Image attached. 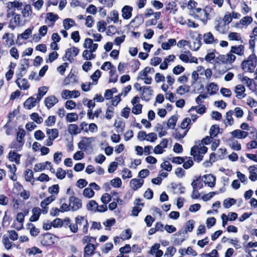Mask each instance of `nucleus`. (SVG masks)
Wrapping results in <instances>:
<instances>
[{
  "instance_id": "nucleus-1",
  "label": "nucleus",
  "mask_w": 257,
  "mask_h": 257,
  "mask_svg": "<svg viewBox=\"0 0 257 257\" xmlns=\"http://www.w3.org/2000/svg\"><path fill=\"white\" fill-rule=\"evenodd\" d=\"M257 65V57L254 55H250L246 60L243 61L241 63L242 69L245 72H253Z\"/></svg>"
},
{
  "instance_id": "nucleus-2",
  "label": "nucleus",
  "mask_w": 257,
  "mask_h": 257,
  "mask_svg": "<svg viewBox=\"0 0 257 257\" xmlns=\"http://www.w3.org/2000/svg\"><path fill=\"white\" fill-rule=\"evenodd\" d=\"M38 239L40 243L45 246L52 245L59 240L58 237L50 233L42 234L39 236Z\"/></svg>"
},
{
  "instance_id": "nucleus-3",
  "label": "nucleus",
  "mask_w": 257,
  "mask_h": 257,
  "mask_svg": "<svg viewBox=\"0 0 257 257\" xmlns=\"http://www.w3.org/2000/svg\"><path fill=\"white\" fill-rule=\"evenodd\" d=\"M211 10V9L209 7L206 8L205 9L197 8L195 9V11H193L192 13L194 18H198L201 21L203 24H206L208 20L210 19L208 11Z\"/></svg>"
},
{
  "instance_id": "nucleus-4",
  "label": "nucleus",
  "mask_w": 257,
  "mask_h": 257,
  "mask_svg": "<svg viewBox=\"0 0 257 257\" xmlns=\"http://www.w3.org/2000/svg\"><path fill=\"white\" fill-rule=\"evenodd\" d=\"M236 59L234 55L228 53L226 55H220L216 57L215 62L216 65L221 64H231Z\"/></svg>"
},
{
  "instance_id": "nucleus-5",
  "label": "nucleus",
  "mask_w": 257,
  "mask_h": 257,
  "mask_svg": "<svg viewBox=\"0 0 257 257\" xmlns=\"http://www.w3.org/2000/svg\"><path fill=\"white\" fill-rule=\"evenodd\" d=\"M79 50L73 46L66 50L65 54L63 59L65 60V58L70 62H72L74 60L73 57H76L79 53Z\"/></svg>"
},
{
  "instance_id": "nucleus-6",
  "label": "nucleus",
  "mask_w": 257,
  "mask_h": 257,
  "mask_svg": "<svg viewBox=\"0 0 257 257\" xmlns=\"http://www.w3.org/2000/svg\"><path fill=\"white\" fill-rule=\"evenodd\" d=\"M24 75V74L18 73L16 74L17 79L16 80V83L18 86L21 90H27L30 87V84L26 79H22V77Z\"/></svg>"
},
{
  "instance_id": "nucleus-7",
  "label": "nucleus",
  "mask_w": 257,
  "mask_h": 257,
  "mask_svg": "<svg viewBox=\"0 0 257 257\" xmlns=\"http://www.w3.org/2000/svg\"><path fill=\"white\" fill-rule=\"evenodd\" d=\"M80 95L79 91L77 90L70 91L69 90H63L61 96L64 99H67L72 98H77Z\"/></svg>"
},
{
  "instance_id": "nucleus-8",
  "label": "nucleus",
  "mask_w": 257,
  "mask_h": 257,
  "mask_svg": "<svg viewBox=\"0 0 257 257\" xmlns=\"http://www.w3.org/2000/svg\"><path fill=\"white\" fill-rule=\"evenodd\" d=\"M83 46L86 50H88L90 52H94L98 48V44L93 43L92 39L86 38L85 39Z\"/></svg>"
},
{
  "instance_id": "nucleus-9",
  "label": "nucleus",
  "mask_w": 257,
  "mask_h": 257,
  "mask_svg": "<svg viewBox=\"0 0 257 257\" xmlns=\"http://www.w3.org/2000/svg\"><path fill=\"white\" fill-rule=\"evenodd\" d=\"M69 206L73 211H76L82 207V203L80 199L74 196L69 198Z\"/></svg>"
},
{
  "instance_id": "nucleus-10",
  "label": "nucleus",
  "mask_w": 257,
  "mask_h": 257,
  "mask_svg": "<svg viewBox=\"0 0 257 257\" xmlns=\"http://www.w3.org/2000/svg\"><path fill=\"white\" fill-rule=\"evenodd\" d=\"M75 222L78 227L79 226L80 227L81 226H83L82 230L83 232L87 233L88 227L87 219H86L84 217L79 216L75 218Z\"/></svg>"
},
{
  "instance_id": "nucleus-11",
  "label": "nucleus",
  "mask_w": 257,
  "mask_h": 257,
  "mask_svg": "<svg viewBox=\"0 0 257 257\" xmlns=\"http://www.w3.org/2000/svg\"><path fill=\"white\" fill-rule=\"evenodd\" d=\"M93 141L94 139L92 137H83L78 144V148L80 150H85L90 146Z\"/></svg>"
},
{
  "instance_id": "nucleus-12",
  "label": "nucleus",
  "mask_w": 257,
  "mask_h": 257,
  "mask_svg": "<svg viewBox=\"0 0 257 257\" xmlns=\"http://www.w3.org/2000/svg\"><path fill=\"white\" fill-rule=\"evenodd\" d=\"M186 53L181 54L179 56V58L185 63H197V59L196 57H192L189 51L185 52Z\"/></svg>"
},
{
  "instance_id": "nucleus-13",
  "label": "nucleus",
  "mask_w": 257,
  "mask_h": 257,
  "mask_svg": "<svg viewBox=\"0 0 257 257\" xmlns=\"http://www.w3.org/2000/svg\"><path fill=\"white\" fill-rule=\"evenodd\" d=\"M140 90L142 91V97L146 101L151 99L153 90L150 86H143L140 87Z\"/></svg>"
},
{
  "instance_id": "nucleus-14",
  "label": "nucleus",
  "mask_w": 257,
  "mask_h": 257,
  "mask_svg": "<svg viewBox=\"0 0 257 257\" xmlns=\"http://www.w3.org/2000/svg\"><path fill=\"white\" fill-rule=\"evenodd\" d=\"M203 40L206 44H213L218 43V40L215 39L211 32H207L203 35Z\"/></svg>"
},
{
  "instance_id": "nucleus-15",
  "label": "nucleus",
  "mask_w": 257,
  "mask_h": 257,
  "mask_svg": "<svg viewBox=\"0 0 257 257\" xmlns=\"http://www.w3.org/2000/svg\"><path fill=\"white\" fill-rule=\"evenodd\" d=\"M245 88L242 84H238L235 87L234 92L238 99H242L245 97Z\"/></svg>"
},
{
  "instance_id": "nucleus-16",
  "label": "nucleus",
  "mask_w": 257,
  "mask_h": 257,
  "mask_svg": "<svg viewBox=\"0 0 257 257\" xmlns=\"http://www.w3.org/2000/svg\"><path fill=\"white\" fill-rule=\"evenodd\" d=\"M58 102V99L54 96L51 95L45 98L44 103L48 108L52 107Z\"/></svg>"
},
{
  "instance_id": "nucleus-17",
  "label": "nucleus",
  "mask_w": 257,
  "mask_h": 257,
  "mask_svg": "<svg viewBox=\"0 0 257 257\" xmlns=\"http://www.w3.org/2000/svg\"><path fill=\"white\" fill-rule=\"evenodd\" d=\"M133 8L130 6H124L121 9V16L125 20L130 19L132 17Z\"/></svg>"
},
{
  "instance_id": "nucleus-18",
  "label": "nucleus",
  "mask_w": 257,
  "mask_h": 257,
  "mask_svg": "<svg viewBox=\"0 0 257 257\" xmlns=\"http://www.w3.org/2000/svg\"><path fill=\"white\" fill-rule=\"evenodd\" d=\"M144 182L143 179H133L130 182V186L133 190L136 191L143 186Z\"/></svg>"
},
{
  "instance_id": "nucleus-19",
  "label": "nucleus",
  "mask_w": 257,
  "mask_h": 257,
  "mask_svg": "<svg viewBox=\"0 0 257 257\" xmlns=\"http://www.w3.org/2000/svg\"><path fill=\"white\" fill-rule=\"evenodd\" d=\"M230 134L233 137L238 139H244L248 135L247 132L240 130H235L231 132Z\"/></svg>"
},
{
  "instance_id": "nucleus-20",
  "label": "nucleus",
  "mask_w": 257,
  "mask_h": 257,
  "mask_svg": "<svg viewBox=\"0 0 257 257\" xmlns=\"http://www.w3.org/2000/svg\"><path fill=\"white\" fill-rule=\"evenodd\" d=\"M204 182L210 187H213L215 184V177L212 175L208 174L204 176Z\"/></svg>"
},
{
  "instance_id": "nucleus-21",
  "label": "nucleus",
  "mask_w": 257,
  "mask_h": 257,
  "mask_svg": "<svg viewBox=\"0 0 257 257\" xmlns=\"http://www.w3.org/2000/svg\"><path fill=\"white\" fill-rule=\"evenodd\" d=\"M29 67V59H24L21 60L20 67L19 68V73L26 74V72Z\"/></svg>"
},
{
  "instance_id": "nucleus-22",
  "label": "nucleus",
  "mask_w": 257,
  "mask_h": 257,
  "mask_svg": "<svg viewBox=\"0 0 257 257\" xmlns=\"http://www.w3.org/2000/svg\"><path fill=\"white\" fill-rule=\"evenodd\" d=\"M191 155L194 156V160L197 162H200L202 160L203 155L200 153L197 150V146H194L191 150Z\"/></svg>"
},
{
  "instance_id": "nucleus-23",
  "label": "nucleus",
  "mask_w": 257,
  "mask_h": 257,
  "mask_svg": "<svg viewBox=\"0 0 257 257\" xmlns=\"http://www.w3.org/2000/svg\"><path fill=\"white\" fill-rule=\"evenodd\" d=\"M21 155L14 151H10L9 154V160L12 162H15L17 164L20 163Z\"/></svg>"
},
{
  "instance_id": "nucleus-24",
  "label": "nucleus",
  "mask_w": 257,
  "mask_h": 257,
  "mask_svg": "<svg viewBox=\"0 0 257 257\" xmlns=\"http://www.w3.org/2000/svg\"><path fill=\"white\" fill-rule=\"evenodd\" d=\"M36 99L33 97L28 98L24 102V107L28 109L34 107L36 105Z\"/></svg>"
},
{
  "instance_id": "nucleus-25",
  "label": "nucleus",
  "mask_w": 257,
  "mask_h": 257,
  "mask_svg": "<svg viewBox=\"0 0 257 257\" xmlns=\"http://www.w3.org/2000/svg\"><path fill=\"white\" fill-rule=\"evenodd\" d=\"M68 132L71 135H77L81 132V130L76 124H69L68 126Z\"/></svg>"
},
{
  "instance_id": "nucleus-26",
  "label": "nucleus",
  "mask_w": 257,
  "mask_h": 257,
  "mask_svg": "<svg viewBox=\"0 0 257 257\" xmlns=\"http://www.w3.org/2000/svg\"><path fill=\"white\" fill-rule=\"evenodd\" d=\"M33 215L30 218V221L31 222L36 221L39 218L41 214V209L39 207H35L32 209Z\"/></svg>"
},
{
  "instance_id": "nucleus-27",
  "label": "nucleus",
  "mask_w": 257,
  "mask_h": 257,
  "mask_svg": "<svg viewBox=\"0 0 257 257\" xmlns=\"http://www.w3.org/2000/svg\"><path fill=\"white\" fill-rule=\"evenodd\" d=\"M109 18H108L107 20L108 23H109L110 21H113L114 23H116L118 22L119 15L117 11L113 10L111 11L109 14Z\"/></svg>"
},
{
  "instance_id": "nucleus-28",
  "label": "nucleus",
  "mask_w": 257,
  "mask_h": 257,
  "mask_svg": "<svg viewBox=\"0 0 257 257\" xmlns=\"http://www.w3.org/2000/svg\"><path fill=\"white\" fill-rule=\"evenodd\" d=\"M248 170L249 172V179L252 181H256L257 180V167L250 166Z\"/></svg>"
},
{
  "instance_id": "nucleus-29",
  "label": "nucleus",
  "mask_w": 257,
  "mask_h": 257,
  "mask_svg": "<svg viewBox=\"0 0 257 257\" xmlns=\"http://www.w3.org/2000/svg\"><path fill=\"white\" fill-rule=\"evenodd\" d=\"M207 90L209 94L212 95L216 93L218 90V86L216 84L212 82L207 86Z\"/></svg>"
},
{
  "instance_id": "nucleus-30",
  "label": "nucleus",
  "mask_w": 257,
  "mask_h": 257,
  "mask_svg": "<svg viewBox=\"0 0 257 257\" xmlns=\"http://www.w3.org/2000/svg\"><path fill=\"white\" fill-rule=\"evenodd\" d=\"M58 130L56 128H47L46 131V134L48 136V138L53 140H54L58 137Z\"/></svg>"
},
{
  "instance_id": "nucleus-31",
  "label": "nucleus",
  "mask_w": 257,
  "mask_h": 257,
  "mask_svg": "<svg viewBox=\"0 0 257 257\" xmlns=\"http://www.w3.org/2000/svg\"><path fill=\"white\" fill-rule=\"evenodd\" d=\"M176 44V40L175 39H169L167 42L162 44V48L164 50H169L172 46Z\"/></svg>"
},
{
  "instance_id": "nucleus-32",
  "label": "nucleus",
  "mask_w": 257,
  "mask_h": 257,
  "mask_svg": "<svg viewBox=\"0 0 257 257\" xmlns=\"http://www.w3.org/2000/svg\"><path fill=\"white\" fill-rule=\"evenodd\" d=\"M244 47L242 45L238 46H232L229 53H235L238 55H241L243 54Z\"/></svg>"
},
{
  "instance_id": "nucleus-33",
  "label": "nucleus",
  "mask_w": 257,
  "mask_h": 257,
  "mask_svg": "<svg viewBox=\"0 0 257 257\" xmlns=\"http://www.w3.org/2000/svg\"><path fill=\"white\" fill-rule=\"evenodd\" d=\"M22 14L23 17H30L32 14V10L30 5H26L22 10Z\"/></svg>"
},
{
  "instance_id": "nucleus-34",
  "label": "nucleus",
  "mask_w": 257,
  "mask_h": 257,
  "mask_svg": "<svg viewBox=\"0 0 257 257\" xmlns=\"http://www.w3.org/2000/svg\"><path fill=\"white\" fill-rule=\"evenodd\" d=\"M175 56L173 55H169L167 58H166L163 63L160 65V68L162 70L166 69L168 68V63L170 61H173Z\"/></svg>"
},
{
  "instance_id": "nucleus-35",
  "label": "nucleus",
  "mask_w": 257,
  "mask_h": 257,
  "mask_svg": "<svg viewBox=\"0 0 257 257\" xmlns=\"http://www.w3.org/2000/svg\"><path fill=\"white\" fill-rule=\"evenodd\" d=\"M82 56L84 60H91L96 57V55L94 54L93 52H90L88 50H85L82 53Z\"/></svg>"
},
{
  "instance_id": "nucleus-36",
  "label": "nucleus",
  "mask_w": 257,
  "mask_h": 257,
  "mask_svg": "<svg viewBox=\"0 0 257 257\" xmlns=\"http://www.w3.org/2000/svg\"><path fill=\"white\" fill-rule=\"evenodd\" d=\"M95 249V246L92 243H88L84 247V255L85 254L88 255H92Z\"/></svg>"
},
{
  "instance_id": "nucleus-37",
  "label": "nucleus",
  "mask_w": 257,
  "mask_h": 257,
  "mask_svg": "<svg viewBox=\"0 0 257 257\" xmlns=\"http://www.w3.org/2000/svg\"><path fill=\"white\" fill-rule=\"evenodd\" d=\"M63 24L65 29L69 30L73 26L75 25V22L72 19L67 18L63 20Z\"/></svg>"
},
{
  "instance_id": "nucleus-38",
  "label": "nucleus",
  "mask_w": 257,
  "mask_h": 257,
  "mask_svg": "<svg viewBox=\"0 0 257 257\" xmlns=\"http://www.w3.org/2000/svg\"><path fill=\"white\" fill-rule=\"evenodd\" d=\"M48 90V88L46 86L40 87L38 89V93L37 95V98L36 99H37L38 101H40L44 95L47 93Z\"/></svg>"
},
{
  "instance_id": "nucleus-39",
  "label": "nucleus",
  "mask_w": 257,
  "mask_h": 257,
  "mask_svg": "<svg viewBox=\"0 0 257 257\" xmlns=\"http://www.w3.org/2000/svg\"><path fill=\"white\" fill-rule=\"evenodd\" d=\"M25 136V131L24 129H20L17 133L16 141L19 143L24 144V137Z\"/></svg>"
},
{
  "instance_id": "nucleus-40",
  "label": "nucleus",
  "mask_w": 257,
  "mask_h": 257,
  "mask_svg": "<svg viewBox=\"0 0 257 257\" xmlns=\"http://www.w3.org/2000/svg\"><path fill=\"white\" fill-rule=\"evenodd\" d=\"M78 119V115L76 113H68L66 116V120L68 122L76 121Z\"/></svg>"
},
{
  "instance_id": "nucleus-41",
  "label": "nucleus",
  "mask_w": 257,
  "mask_h": 257,
  "mask_svg": "<svg viewBox=\"0 0 257 257\" xmlns=\"http://www.w3.org/2000/svg\"><path fill=\"white\" fill-rule=\"evenodd\" d=\"M98 207V204L95 200H91L89 201L86 205L88 210L96 212V208Z\"/></svg>"
},
{
  "instance_id": "nucleus-42",
  "label": "nucleus",
  "mask_w": 257,
  "mask_h": 257,
  "mask_svg": "<svg viewBox=\"0 0 257 257\" xmlns=\"http://www.w3.org/2000/svg\"><path fill=\"white\" fill-rule=\"evenodd\" d=\"M2 242L4 244L5 248L8 250L11 249L15 246V244L12 242H10L9 238L5 235H4L3 237Z\"/></svg>"
},
{
  "instance_id": "nucleus-43",
  "label": "nucleus",
  "mask_w": 257,
  "mask_h": 257,
  "mask_svg": "<svg viewBox=\"0 0 257 257\" xmlns=\"http://www.w3.org/2000/svg\"><path fill=\"white\" fill-rule=\"evenodd\" d=\"M178 117L176 115L172 116L168 120L167 126L169 128H174L176 122L177 121Z\"/></svg>"
},
{
  "instance_id": "nucleus-44",
  "label": "nucleus",
  "mask_w": 257,
  "mask_h": 257,
  "mask_svg": "<svg viewBox=\"0 0 257 257\" xmlns=\"http://www.w3.org/2000/svg\"><path fill=\"white\" fill-rule=\"evenodd\" d=\"M22 3L18 1L10 2L8 4V7L9 9L16 8L18 10H22Z\"/></svg>"
},
{
  "instance_id": "nucleus-45",
  "label": "nucleus",
  "mask_w": 257,
  "mask_h": 257,
  "mask_svg": "<svg viewBox=\"0 0 257 257\" xmlns=\"http://www.w3.org/2000/svg\"><path fill=\"white\" fill-rule=\"evenodd\" d=\"M228 39L230 41H240L241 39V37L239 33L230 32L228 35Z\"/></svg>"
},
{
  "instance_id": "nucleus-46",
  "label": "nucleus",
  "mask_w": 257,
  "mask_h": 257,
  "mask_svg": "<svg viewBox=\"0 0 257 257\" xmlns=\"http://www.w3.org/2000/svg\"><path fill=\"white\" fill-rule=\"evenodd\" d=\"M201 46V42L200 40L196 39L192 44L190 42L189 48L193 51H197Z\"/></svg>"
},
{
  "instance_id": "nucleus-47",
  "label": "nucleus",
  "mask_w": 257,
  "mask_h": 257,
  "mask_svg": "<svg viewBox=\"0 0 257 257\" xmlns=\"http://www.w3.org/2000/svg\"><path fill=\"white\" fill-rule=\"evenodd\" d=\"M25 215L24 214L22 213H19L17 215L16 219L20 223L19 226L18 227H16V228L18 230H20L23 227V223L24 220Z\"/></svg>"
},
{
  "instance_id": "nucleus-48",
  "label": "nucleus",
  "mask_w": 257,
  "mask_h": 257,
  "mask_svg": "<svg viewBox=\"0 0 257 257\" xmlns=\"http://www.w3.org/2000/svg\"><path fill=\"white\" fill-rule=\"evenodd\" d=\"M12 15L14 16V23L16 26H21L24 24L22 22L21 16L19 14H16L14 12L12 13Z\"/></svg>"
},
{
  "instance_id": "nucleus-49",
  "label": "nucleus",
  "mask_w": 257,
  "mask_h": 257,
  "mask_svg": "<svg viewBox=\"0 0 257 257\" xmlns=\"http://www.w3.org/2000/svg\"><path fill=\"white\" fill-rule=\"evenodd\" d=\"M114 126L116 128V132L118 133H120L123 132L125 124L122 121L115 120L114 122Z\"/></svg>"
},
{
  "instance_id": "nucleus-50",
  "label": "nucleus",
  "mask_w": 257,
  "mask_h": 257,
  "mask_svg": "<svg viewBox=\"0 0 257 257\" xmlns=\"http://www.w3.org/2000/svg\"><path fill=\"white\" fill-rule=\"evenodd\" d=\"M219 126L214 124L211 126L209 133L210 136H211L212 138L216 137L217 134L219 133Z\"/></svg>"
},
{
  "instance_id": "nucleus-51",
  "label": "nucleus",
  "mask_w": 257,
  "mask_h": 257,
  "mask_svg": "<svg viewBox=\"0 0 257 257\" xmlns=\"http://www.w3.org/2000/svg\"><path fill=\"white\" fill-rule=\"evenodd\" d=\"M189 90V87L187 85H181L178 87L176 89V92L182 95Z\"/></svg>"
},
{
  "instance_id": "nucleus-52",
  "label": "nucleus",
  "mask_w": 257,
  "mask_h": 257,
  "mask_svg": "<svg viewBox=\"0 0 257 257\" xmlns=\"http://www.w3.org/2000/svg\"><path fill=\"white\" fill-rule=\"evenodd\" d=\"M236 203V200L233 198H229L227 199H225L223 203V205L225 208H229L232 205L235 204Z\"/></svg>"
},
{
  "instance_id": "nucleus-53",
  "label": "nucleus",
  "mask_w": 257,
  "mask_h": 257,
  "mask_svg": "<svg viewBox=\"0 0 257 257\" xmlns=\"http://www.w3.org/2000/svg\"><path fill=\"white\" fill-rule=\"evenodd\" d=\"M215 50H212L208 52L207 54L205 57V60L206 61L211 62V60H215Z\"/></svg>"
},
{
  "instance_id": "nucleus-54",
  "label": "nucleus",
  "mask_w": 257,
  "mask_h": 257,
  "mask_svg": "<svg viewBox=\"0 0 257 257\" xmlns=\"http://www.w3.org/2000/svg\"><path fill=\"white\" fill-rule=\"evenodd\" d=\"M33 29V27L26 29L24 33L18 36V38L20 37L22 39L25 40L28 39L30 37V36L31 35Z\"/></svg>"
},
{
  "instance_id": "nucleus-55",
  "label": "nucleus",
  "mask_w": 257,
  "mask_h": 257,
  "mask_svg": "<svg viewBox=\"0 0 257 257\" xmlns=\"http://www.w3.org/2000/svg\"><path fill=\"white\" fill-rule=\"evenodd\" d=\"M252 18L250 16H245L240 19V24L244 25L247 26L251 24L252 22Z\"/></svg>"
},
{
  "instance_id": "nucleus-56",
  "label": "nucleus",
  "mask_w": 257,
  "mask_h": 257,
  "mask_svg": "<svg viewBox=\"0 0 257 257\" xmlns=\"http://www.w3.org/2000/svg\"><path fill=\"white\" fill-rule=\"evenodd\" d=\"M83 195L88 198H90L94 195V192L90 187L86 188L83 190Z\"/></svg>"
},
{
  "instance_id": "nucleus-57",
  "label": "nucleus",
  "mask_w": 257,
  "mask_h": 257,
  "mask_svg": "<svg viewBox=\"0 0 257 257\" xmlns=\"http://www.w3.org/2000/svg\"><path fill=\"white\" fill-rule=\"evenodd\" d=\"M132 232L130 229H127L123 231L120 234L121 238L123 240L128 239L132 237Z\"/></svg>"
},
{
  "instance_id": "nucleus-58",
  "label": "nucleus",
  "mask_w": 257,
  "mask_h": 257,
  "mask_svg": "<svg viewBox=\"0 0 257 257\" xmlns=\"http://www.w3.org/2000/svg\"><path fill=\"white\" fill-rule=\"evenodd\" d=\"M27 226L29 228H30V232L32 236H35L38 235L39 233V229L36 228L33 224L29 223L27 224Z\"/></svg>"
},
{
  "instance_id": "nucleus-59",
  "label": "nucleus",
  "mask_w": 257,
  "mask_h": 257,
  "mask_svg": "<svg viewBox=\"0 0 257 257\" xmlns=\"http://www.w3.org/2000/svg\"><path fill=\"white\" fill-rule=\"evenodd\" d=\"M114 115V108L112 106H109L105 113V117L108 119H111Z\"/></svg>"
},
{
  "instance_id": "nucleus-60",
  "label": "nucleus",
  "mask_w": 257,
  "mask_h": 257,
  "mask_svg": "<svg viewBox=\"0 0 257 257\" xmlns=\"http://www.w3.org/2000/svg\"><path fill=\"white\" fill-rule=\"evenodd\" d=\"M66 175V173L65 170L62 169L61 168H58L56 173V177L59 179H64Z\"/></svg>"
},
{
  "instance_id": "nucleus-61",
  "label": "nucleus",
  "mask_w": 257,
  "mask_h": 257,
  "mask_svg": "<svg viewBox=\"0 0 257 257\" xmlns=\"http://www.w3.org/2000/svg\"><path fill=\"white\" fill-rule=\"evenodd\" d=\"M55 122L56 117L54 115H51L45 120V123L46 126H51L54 125Z\"/></svg>"
},
{
  "instance_id": "nucleus-62",
  "label": "nucleus",
  "mask_w": 257,
  "mask_h": 257,
  "mask_svg": "<svg viewBox=\"0 0 257 257\" xmlns=\"http://www.w3.org/2000/svg\"><path fill=\"white\" fill-rule=\"evenodd\" d=\"M23 144L19 143V142L17 141H14L13 142L11 145H10V148L11 149H16V151H20L21 150L23 146Z\"/></svg>"
},
{
  "instance_id": "nucleus-63",
  "label": "nucleus",
  "mask_w": 257,
  "mask_h": 257,
  "mask_svg": "<svg viewBox=\"0 0 257 257\" xmlns=\"http://www.w3.org/2000/svg\"><path fill=\"white\" fill-rule=\"evenodd\" d=\"M31 118L35 121L36 123L40 124L43 122V118L42 117L39 116L37 113H33L31 115Z\"/></svg>"
},
{
  "instance_id": "nucleus-64",
  "label": "nucleus",
  "mask_w": 257,
  "mask_h": 257,
  "mask_svg": "<svg viewBox=\"0 0 257 257\" xmlns=\"http://www.w3.org/2000/svg\"><path fill=\"white\" fill-rule=\"evenodd\" d=\"M176 248L173 247H169L165 253L164 256L166 257H172L176 252Z\"/></svg>"
}]
</instances>
